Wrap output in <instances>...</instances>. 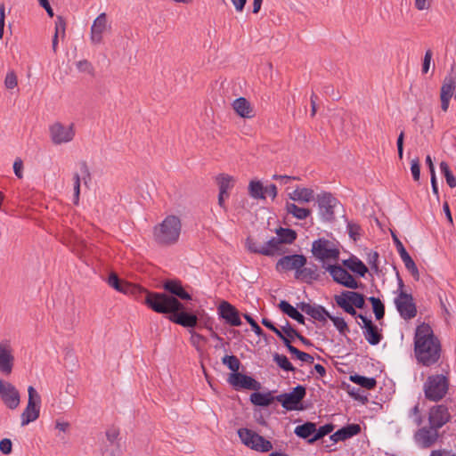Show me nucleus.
<instances>
[{"instance_id": "1", "label": "nucleus", "mask_w": 456, "mask_h": 456, "mask_svg": "<svg viewBox=\"0 0 456 456\" xmlns=\"http://www.w3.org/2000/svg\"><path fill=\"white\" fill-rule=\"evenodd\" d=\"M165 292H151L146 289L143 303L158 314H168V319L184 328H194L198 323V316L190 312L181 300H191V295L185 290L182 281L177 279H167L163 281Z\"/></svg>"}, {"instance_id": "2", "label": "nucleus", "mask_w": 456, "mask_h": 456, "mask_svg": "<svg viewBox=\"0 0 456 456\" xmlns=\"http://www.w3.org/2000/svg\"><path fill=\"white\" fill-rule=\"evenodd\" d=\"M442 346L429 324L421 323L416 328L414 354L419 364L425 367L435 365L440 360Z\"/></svg>"}, {"instance_id": "3", "label": "nucleus", "mask_w": 456, "mask_h": 456, "mask_svg": "<svg viewBox=\"0 0 456 456\" xmlns=\"http://www.w3.org/2000/svg\"><path fill=\"white\" fill-rule=\"evenodd\" d=\"M181 229L182 224L180 218L176 216L169 215L154 227V240L158 244L162 246L174 245L179 240Z\"/></svg>"}, {"instance_id": "4", "label": "nucleus", "mask_w": 456, "mask_h": 456, "mask_svg": "<svg viewBox=\"0 0 456 456\" xmlns=\"http://www.w3.org/2000/svg\"><path fill=\"white\" fill-rule=\"evenodd\" d=\"M449 386L450 380L447 375H429L423 383L425 398L434 403L441 401L448 393Z\"/></svg>"}, {"instance_id": "5", "label": "nucleus", "mask_w": 456, "mask_h": 456, "mask_svg": "<svg viewBox=\"0 0 456 456\" xmlns=\"http://www.w3.org/2000/svg\"><path fill=\"white\" fill-rule=\"evenodd\" d=\"M334 300L338 307L350 315H355V308L365 307V297L359 292L344 290L339 295L334 296Z\"/></svg>"}, {"instance_id": "6", "label": "nucleus", "mask_w": 456, "mask_h": 456, "mask_svg": "<svg viewBox=\"0 0 456 456\" xmlns=\"http://www.w3.org/2000/svg\"><path fill=\"white\" fill-rule=\"evenodd\" d=\"M238 436L243 444L254 451L267 452L273 449V444L269 440L251 429L240 428Z\"/></svg>"}, {"instance_id": "7", "label": "nucleus", "mask_w": 456, "mask_h": 456, "mask_svg": "<svg viewBox=\"0 0 456 456\" xmlns=\"http://www.w3.org/2000/svg\"><path fill=\"white\" fill-rule=\"evenodd\" d=\"M305 395V387L297 385L292 389V391L276 395L275 399L286 411H302L304 410L302 401Z\"/></svg>"}, {"instance_id": "8", "label": "nucleus", "mask_w": 456, "mask_h": 456, "mask_svg": "<svg viewBox=\"0 0 456 456\" xmlns=\"http://www.w3.org/2000/svg\"><path fill=\"white\" fill-rule=\"evenodd\" d=\"M311 251L313 256L323 264L327 260H337L339 256V249L333 242L325 238L314 240Z\"/></svg>"}, {"instance_id": "9", "label": "nucleus", "mask_w": 456, "mask_h": 456, "mask_svg": "<svg viewBox=\"0 0 456 456\" xmlns=\"http://www.w3.org/2000/svg\"><path fill=\"white\" fill-rule=\"evenodd\" d=\"M28 404L20 415L22 427L38 419L40 414L41 396L37 391L29 386L28 388Z\"/></svg>"}, {"instance_id": "10", "label": "nucleus", "mask_w": 456, "mask_h": 456, "mask_svg": "<svg viewBox=\"0 0 456 456\" xmlns=\"http://www.w3.org/2000/svg\"><path fill=\"white\" fill-rule=\"evenodd\" d=\"M330 274L333 281L338 284L346 287L351 289H356L362 286L361 282H358L347 270L338 265H322Z\"/></svg>"}, {"instance_id": "11", "label": "nucleus", "mask_w": 456, "mask_h": 456, "mask_svg": "<svg viewBox=\"0 0 456 456\" xmlns=\"http://www.w3.org/2000/svg\"><path fill=\"white\" fill-rule=\"evenodd\" d=\"M108 284L118 292L134 295L143 302L146 289L139 285L129 283L121 280L115 273H111L108 278Z\"/></svg>"}, {"instance_id": "12", "label": "nucleus", "mask_w": 456, "mask_h": 456, "mask_svg": "<svg viewBox=\"0 0 456 456\" xmlns=\"http://www.w3.org/2000/svg\"><path fill=\"white\" fill-rule=\"evenodd\" d=\"M316 200L322 221L333 222L335 220L334 209L339 205V201L330 192L319 194Z\"/></svg>"}, {"instance_id": "13", "label": "nucleus", "mask_w": 456, "mask_h": 456, "mask_svg": "<svg viewBox=\"0 0 456 456\" xmlns=\"http://www.w3.org/2000/svg\"><path fill=\"white\" fill-rule=\"evenodd\" d=\"M394 303L403 319L411 320L417 315V307L411 294L400 291Z\"/></svg>"}, {"instance_id": "14", "label": "nucleus", "mask_w": 456, "mask_h": 456, "mask_svg": "<svg viewBox=\"0 0 456 456\" xmlns=\"http://www.w3.org/2000/svg\"><path fill=\"white\" fill-rule=\"evenodd\" d=\"M0 398L10 410H15L20 403L19 390L11 382L2 379H0Z\"/></svg>"}, {"instance_id": "15", "label": "nucleus", "mask_w": 456, "mask_h": 456, "mask_svg": "<svg viewBox=\"0 0 456 456\" xmlns=\"http://www.w3.org/2000/svg\"><path fill=\"white\" fill-rule=\"evenodd\" d=\"M440 436L439 429L428 425L419 428L415 432L414 441L419 447L428 449L435 445Z\"/></svg>"}, {"instance_id": "16", "label": "nucleus", "mask_w": 456, "mask_h": 456, "mask_svg": "<svg viewBox=\"0 0 456 456\" xmlns=\"http://www.w3.org/2000/svg\"><path fill=\"white\" fill-rule=\"evenodd\" d=\"M227 381L237 391L240 389L259 391L262 387L259 381L241 372L231 373Z\"/></svg>"}, {"instance_id": "17", "label": "nucleus", "mask_w": 456, "mask_h": 456, "mask_svg": "<svg viewBox=\"0 0 456 456\" xmlns=\"http://www.w3.org/2000/svg\"><path fill=\"white\" fill-rule=\"evenodd\" d=\"M14 366V356L10 340L0 341V373L8 377L12 374Z\"/></svg>"}, {"instance_id": "18", "label": "nucleus", "mask_w": 456, "mask_h": 456, "mask_svg": "<svg viewBox=\"0 0 456 456\" xmlns=\"http://www.w3.org/2000/svg\"><path fill=\"white\" fill-rule=\"evenodd\" d=\"M306 263L307 259L304 255L293 254L281 257L277 261L275 268L278 272L294 270L295 273H297L300 267L305 266Z\"/></svg>"}, {"instance_id": "19", "label": "nucleus", "mask_w": 456, "mask_h": 456, "mask_svg": "<svg viewBox=\"0 0 456 456\" xmlns=\"http://www.w3.org/2000/svg\"><path fill=\"white\" fill-rule=\"evenodd\" d=\"M49 131L52 142L57 145L72 141L75 135L73 125L65 126L60 122L53 124Z\"/></svg>"}, {"instance_id": "20", "label": "nucleus", "mask_w": 456, "mask_h": 456, "mask_svg": "<svg viewBox=\"0 0 456 456\" xmlns=\"http://www.w3.org/2000/svg\"><path fill=\"white\" fill-rule=\"evenodd\" d=\"M451 420V414L444 404L432 406L428 411L429 426L439 429Z\"/></svg>"}, {"instance_id": "21", "label": "nucleus", "mask_w": 456, "mask_h": 456, "mask_svg": "<svg viewBox=\"0 0 456 456\" xmlns=\"http://www.w3.org/2000/svg\"><path fill=\"white\" fill-rule=\"evenodd\" d=\"M392 237L394 243L396 247V249L405 265V268L411 273L414 280L419 281V273L418 270V267L411 258V256L409 255L407 250L405 249L403 244L402 241L398 239V237L392 232Z\"/></svg>"}, {"instance_id": "22", "label": "nucleus", "mask_w": 456, "mask_h": 456, "mask_svg": "<svg viewBox=\"0 0 456 456\" xmlns=\"http://www.w3.org/2000/svg\"><path fill=\"white\" fill-rule=\"evenodd\" d=\"M218 314L231 326H240L241 320L239 311L229 302L222 301L218 306Z\"/></svg>"}, {"instance_id": "23", "label": "nucleus", "mask_w": 456, "mask_h": 456, "mask_svg": "<svg viewBox=\"0 0 456 456\" xmlns=\"http://www.w3.org/2000/svg\"><path fill=\"white\" fill-rule=\"evenodd\" d=\"M297 308L303 313L310 315L313 319L325 322L330 315L326 308L321 305H312L309 303L300 302L297 304Z\"/></svg>"}, {"instance_id": "24", "label": "nucleus", "mask_w": 456, "mask_h": 456, "mask_svg": "<svg viewBox=\"0 0 456 456\" xmlns=\"http://www.w3.org/2000/svg\"><path fill=\"white\" fill-rule=\"evenodd\" d=\"M107 28V15L105 12H102L94 20L91 27V41L94 45H98L102 40V33Z\"/></svg>"}, {"instance_id": "25", "label": "nucleus", "mask_w": 456, "mask_h": 456, "mask_svg": "<svg viewBox=\"0 0 456 456\" xmlns=\"http://www.w3.org/2000/svg\"><path fill=\"white\" fill-rule=\"evenodd\" d=\"M361 432V426L359 424H347L346 426L339 428L335 433H333L330 438L334 443H338L340 441H346Z\"/></svg>"}, {"instance_id": "26", "label": "nucleus", "mask_w": 456, "mask_h": 456, "mask_svg": "<svg viewBox=\"0 0 456 456\" xmlns=\"http://www.w3.org/2000/svg\"><path fill=\"white\" fill-rule=\"evenodd\" d=\"M295 278L307 284H311L314 281L320 279L318 266L315 264H311L307 267H300L297 273H295Z\"/></svg>"}, {"instance_id": "27", "label": "nucleus", "mask_w": 456, "mask_h": 456, "mask_svg": "<svg viewBox=\"0 0 456 456\" xmlns=\"http://www.w3.org/2000/svg\"><path fill=\"white\" fill-rule=\"evenodd\" d=\"M232 107L235 112L241 118H250L254 116L250 102L244 97L234 100Z\"/></svg>"}, {"instance_id": "28", "label": "nucleus", "mask_w": 456, "mask_h": 456, "mask_svg": "<svg viewBox=\"0 0 456 456\" xmlns=\"http://www.w3.org/2000/svg\"><path fill=\"white\" fill-rule=\"evenodd\" d=\"M279 309L291 319L297 321L300 324H305L304 315L286 300H281L278 305Z\"/></svg>"}, {"instance_id": "29", "label": "nucleus", "mask_w": 456, "mask_h": 456, "mask_svg": "<svg viewBox=\"0 0 456 456\" xmlns=\"http://www.w3.org/2000/svg\"><path fill=\"white\" fill-rule=\"evenodd\" d=\"M343 265L360 277H364L368 273V268L363 264V262L354 256L348 259L344 260Z\"/></svg>"}, {"instance_id": "30", "label": "nucleus", "mask_w": 456, "mask_h": 456, "mask_svg": "<svg viewBox=\"0 0 456 456\" xmlns=\"http://www.w3.org/2000/svg\"><path fill=\"white\" fill-rule=\"evenodd\" d=\"M249 400L254 405L261 407H267L276 401L275 396H273L271 392L260 393L258 391L252 393Z\"/></svg>"}, {"instance_id": "31", "label": "nucleus", "mask_w": 456, "mask_h": 456, "mask_svg": "<svg viewBox=\"0 0 456 456\" xmlns=\"http://www.w3.org/2000/svg\"><path fill=\"white\" fill-rule=\"evenodd\" d=\"M289 199L294 201L310 202L314 199V191L310 188H297L289 193Z\"/></svg>"}, {"instance_id": "32", "label": "nucleus", "mask_w": 456, "mask_h": 456, "mask_svg": "<svg viewBox=\"0 0 456 456\" xmlns=\"http://www.w3.org/2000/svg\"><path fill=\"white\" fill-rule=\"evenodd\" d=\"M363 335L368 343L371 346H376L380 343L383 338L381 331L379 330L377 325L374 323L364 328Z\"/></svg>"}, {"instance_id": "33", "label": "nucleus", "mask_w": 456, "mask_h": 456, "mask_svg": "<svg viewBox=\"0 0 456 456\" xmlns=\"http://www.w3.org/2000/svg\"><path fill=\"white\" fill-rule=\"evenodd\" d=\"M316 431V424L314 422L307 421L302 425L297 426L294 433L297 436L303 439H309L314 435Z\"/></svg>"}, {"instance_id": "34", "label": "nucleus", "mask_w": 456, "mask_h": 456, "mask_svg": "<svg viewBox=\"0 0 456 456\" xmlns=\"http://www.w3.org/2000/svg\"><path fill=\"white\" fill-rule=\"evenodd\" d=\"M285 208L288 214H291L295 218L298 220H305L312 213L309 208H300L296 204L289 202H287Z\"/></svg>"}, {"instance_id": "35", "label": "nucleus", "mask_w": 456, "mask_h": 456, "mask_svg": "<svg viewBox=\"0 0 456 456\" xmlns=\"http://www.w3.org/2000/svg\"><path fill=\"white\" fill-rule=\"evenodd\" d=\"M349 379L356 385L369 390L375 388L377 386V380L374 378H369L359 374L350 375Z\"/></svg>"}, {"instance_id": "36", "label": "nucleus", "mask_w": 456, "mask_h": 456, "mask_svg": "<svg viewBox=\"0 0 456 456\" xmlns=\"http://www.w3.org/2000/svg\"><path fill=\"white\" fill-rule=\"evenodd\" d=\"M456 88V77L452 74L446 76L441 86L440 95L452 97Z\"/></svg>"}, {"instance_id": "37", "label": "nucleus", "mask_w": 456, "mask_h": 456, "mask_svg": "<svg viewBox=\"0 0 456 456\" xmlns=\"http://www.w3.org/2000/svg\"><path fill=\"white\" fill-rule=\"evenodd\" d=\"M276 234L281 239V244H292L297 237V232L290 228L280 227L276 229Z\"/></svg>"}, {"instance_id": "38", "label": "nucleus", "mask_w": 456, "mask_h": 456, "mask_svg": "<svg viewBox=\"0 0 456 456\" xmlns=\"http://www.w3.org/2000/svg\"><path fill=\"white\" fill-rule=\"evenodd\" d=\"M248 194L255 200H265V187L260 181L252 180L249 182Z\"/></svg>"}, {"instance_id": "39", "label": "nucleus", "mask_w": 456, "mask_h": 456, "mask_svg": "<svg viewBox=\"0 0 456 456\" xmlns=\"http://www.w3.org/2000/svg\"><path fill=\"white\" fill-rule=\"evenodd\" d=\"M284 345L287 347V349L289 350V352L290 354H292L293 355H295L301 362H307V363L314 362V359L311 354L298 350L297 347H295L294 346L291 345V341L289 339L288 341H286V343Z\"/></svg>"}, {"instance_id": "40", "label": "nucleus", "mask_w": 456, "mask_h": 456, "mask_svg": "<svg viewBox=\"0 0 456 456\" xmlns=\"http://www.w3.org/2000/svg\"><path fill=\"white\" fill-rule=\"evenodd\" d=\"M334 429V425L332 423L325 424L322 427H320L318 429L316 428V431L314 432V435L307 440L309 444H314L316 441L322 439L325 436L330 434Z\"/></svg>"}, {"instance_id": "41", "label": "nucleus", "mask_w": 456, "mask_h": 456, "mask_svg": "<svg viewBox=\"0 0 456 456\" xmlns=\"http://www.w3.org/2000/svg\"><path fill=\"white\" fill-rule=\"evenodd\" d=\"M273 361L281 370H283L285 371H295L296 370V368L292 365V363L289 362L288 357L284 354H280L278 353H275L273 354Z\"/></svg>"}, {"instance_id": "42", "label": "nucleus", "mask_w": 456, "mask_h": 456, "mask_svg": "<svg viewBox=\"0 0 456 456\" xmlns=\"http://www.w3.org/2000/svg\"><path fill=\"white\" fill-rule=\"evenodd\" d=\"M216 182L219 186V191L222 193H228V190L233 186V179L228 175H219L216 177Z\"/></svg>"}, {"instance_id": "43", "label": "nucleus", "mask_w": 456, "mask_h": 456, "mask_svg": "<svg viewBox=\"0 0 456 456\" xmlns=\"http://www.w3.org/2000/svg\"><path fill=\"white\" fill-rule=\"evenodd\" d=\"M369 301L371 303L372 310L377 320H381L385 315V305L381 300L375 297H370Z\"/></svg>"}, {"instance_id": "44", "label": "nucleus", "mask_w": 456, "mask_h": 456, "mask_svg": "<svg viewBox=\"0 0 456 456\" xmlns=\"http://www.w3.org/2000/svg\"><path fill=\"white\" fill-rule=\"evenodd\" d=\"M440 169H441V172H442V174L444 175V178L446 180L447 184L451 188L456 187V177L454 176V175L451 171L448 164L446 162H444V161H442L440 163Z\"/></svg>"}, {"instance_id": "45", "label": "nucleus", "mask_w": 456, "mask_h": 456, "mask_svg": "<svg viewBox=\"0 0 456 456\" xmlns=\"http://www.w3.org/2000/svg\"><path fill=\"white\" fill-rule=\"evenodd\" d=\"M264 246V249L269 250L271 252V256H274L276 253L280 254L281 248V239L276 237H272Z\"/></svg>"}, {"instance_id": "46", "label": "nucleus", "mask_w": 456, "mask_h": 456, "mask_svg": "<svg viewBox=\"0 0 456 456\" xmlns=\"http://www.w3.org/2000/svg\"><path fill=\"white\" fill-rule=\"evenodd\" d=\"M328 318L333 322L334 326L341 335L345 336L347 332H349L347 323L343 317L333 316L330 314Z\"/></svg>"}, {"instance_id": "47", "label": "nucleus", "mask_w": 456, "mask_h": 456, "mask_svg": "<svg viewBox=\"0 0 456 456\" xmlns=\"http://www.w3.org/2000/svg\"><path fill=\"white\" fill-rule=\"evenodd\" d=\"M222 362L232 371V373L239 372L240 362L235 355H224Z\"/></svg>"}, {"instance_id": "48", "label": "nucleus", "mask_w": 456, "mask_h": 456, "mask_svg": "<svg viewBox=\"0 0 456 456\" xmlns=\"http://www.w3.org/2000/svg\"><path fill=\"white\" fill-rule=\"evenodd\" d=\"M347 393L349 394V395L352 398H354L356 401L361 402L363 404L368 403L367 395H364V392L362 390H361V388H359V387H351L350 386H348Z\"/></svg>"}, {"instance_id": "49", "label": "nucleus", "mask_w": 456, "mask_h": 456, "mask_svg": "<svg viewBox=\"0 0 456 456\" xmlns=\"http://www.w3.org/2000/svg\"><path fill=\"white\" fill-rule=\"evenodd\" d=\"M261 322L265 327L272 330L279 338H281L283 344H285L286 341L289 340V338L282 334L281 330L276 328L275 325L269 319L263 318Z\"/></svg>"}, {"instance_id": "50", "label": "nucleus", "mask_w": 456, "mask_h": 456, "mask_svg": "<svg viewBox=\"0 0 456 456\" xmlns=\"http://www.w3.org/2000/svg\"><path fill=\"white\" fill-rule=\"evenodd\" d=\"M248 249L253 253H256V254H260V255L267 256H271V252H269V250L264 249L263 245H259L256 242H254L250 239H248Z\"/></svg>"}, {"instance_id": "51", "label": "nucleus", "mask_w": 456, "mask_h": 456, "mask_svg": "<svg viewBox=\"0 0 456 456\" xmlns=\"http://www.w3.org/2000/svg\"><path fill=\"white\" fill-rule=\"evenodd\" d=\"M243 317L247 321V322L250 325L252 330L255 332L257 336H263L265 334L264 330L261 329V327L257 324V322L249 315L248 314H244Z\"/></svg>"}, {"instance_id": "52", "label": "nucleus", "mask_w": 456, "mask_h": 456, "mask_svg": "<svg viewBox=\"0 0 456 456\" xmlns=\"http://www.w3.org/2000/svg\"><path fill=\"white\" fill-rule=\"evenodd\" d=\"M379 255L377 251H370L368 254L367 261L370 265L371 269L375 271V273H379Z\"/></svg>"}, {"instance_id": "53", "label": "nucleus", "mask_w": 456, "mask_h": 456, "mask_svg": "<svg viewBox=\"0 0 456 456\" xmlns=\"http://www.w3.org/2000/svg\"><path fill=\"white\" fill-rule=\"evenodd\" d=\"M65 30H66V20L62 16H57L55 20V32L54 35L61 34L63 37L65 36Z\"/></svg>"}, {"instance_id": "54", "label": "nucleus", "mask_w": 456, "mask_h": 456, "mask_svg": "<svg viewBox=\"0 0 456 456\" xmlns=\"http://www.w3.org/2000/svg\"><path fill=\"white\" fill-rule=\"evenodd\" d=\"M411 172L413 180L418 182L420 177V164L418 158H415L411 161Z\"/></svg>"}, {"instance_id": "55", "label": "nucleus", "mask_w": 456, "mask_h": 456, "mask_svg": "<svg viewBox=\"0 0 456 456\" xmlns=\"http://www.w3.org/2000/svg\"><path fill=\"white\" fill-rule=\"evenodd\" d=\"M18 80L17 76L14 73V71H10L6 74L5 79H4V86L7 89H13L17 86Z\"/></svg>"}, {"instance_id": "56", "label": "nucleus", "mask_w": 456, "mask_h": 456, "mask_svg": "<svg viewBox=\"0 0 456 456\" xmlns=\"http://www.w3.org/2000/svg\"><path fill=\"white\" fill-rule=\"evenodd\" d=\"M74 180V204L77 205L79 201V195H80V183H81V177L80 175L77 173L74 174L73 176Z\"/></svg>"}, {"instance_id": "57", "label": "nucleus", "mask_w": 456, "mask_h": 456, "mask_svg": "<svg viewBox=\"0 0 456 456\" xmlns=\"http://www.w3.org/2000/svg\"><path fill=\"white\" fill-rule=\"evenodd\" d=\"M79 168L82 175V180L85 185H87L88 182L91 180V173L89 167L86 161H81L79 163Z\"/></svg>"}, {"instance_id": "58", "label": "nucleus", "mask_w": 456, "mask_h": 456, "mask_svg": "<svg viewBox=\"0 0 456 456\" xmlns=\"http://www.w3.org/2000/svg\"><path fill=\"white\" fill-rule=\"evenodd\" d=\"M348 234L354 241L360 239V225L356 224L348 223L347 224Z\"/></svg>"}, {"instance_id": "59", "label": "nucleus", "mask_w": 456, "mask_h": 456, "mask_svg": "<svg viewBox=\"0 0 456 456\" xmlns=\"http://www.w3.org/2000/svg\"><path fill=\"white\" fill-rule=\"evenodd\" d=\"M281 332L282 334L288 338L289 340L290 338H296L297 334L299 332L297 331L294 328H292L288 321H286L285 326L281 327Z\"/></svg>"}, {"instance_id": "60", "label": "nucleus", "mask_w": 456, "mask_h": 456, "mask_svg": "<svg viewBox=\"0 0 456 456\" xmlns=\"http://www.w3.org/2000/svg\"><path fill=\"white\" fill-rule=\"evenodd\" d=\"M409 417L410 418L414 417V423L417 426H420L422 424L423 419L419 412V403H417L413 408L411 409V411L409 412Z\"/></svg>"}, {"instance_id": "61", "label": "nucleus", "mask_w": 456, "mask_h": 456, "mask_svg": "<svg viewBox=\"0 0 456 456\" xmlns=\"http://www.w3.org/2000/svg\"><path fill=\"white\" fill-rule=\"evenodd\" d=\"M12 451V443L9 438H4L0 441V452L3 454H10Z\"/></svg>"}, {"instance_id": "62", "label": "nucleus", "mask_w": 456, "mask_h": 456, "mask_svg": "<svg viewBox=\"0 0 456 456\" xmlns=\"http://www.w3.org/2000/svg\"><path fill=\"white\" fill-rule=\"evenodd\" d=\"M432 55L433 53L430 49L426 51L422 63V72L424 74L428 73L429 70Z\"/></svg>"}, {"instance_id": "63", "label": "nucleus", "mask_w": 456, "mask_h": 456, "mask_svg": "<svg viewBox=\"0 0 456 456\" xmlns=\"http://www.w3.org/2000/svg\"><path fill=\"white\" fill-rule=\"evenodd\" d=\"M77 67L79 71L87 72V73L93 72L92 64L86 60L79 61L77 63Z\"/></svg>"}, {"instance_id": "64", "label": "nucleus", "mask_w": 456, "mask_h": 456, "mask_svg": "<svg viewBox=\"0 0 456 456\" xmlns=\"http://www.w3.org/2000/svg\"><path fill=\"white\" fill-rule=\"evenodd\" d=\"M119 431L115 428H111L106 431V437L110 444H113L118 437Z\"/></svg>"}]
</instances>
